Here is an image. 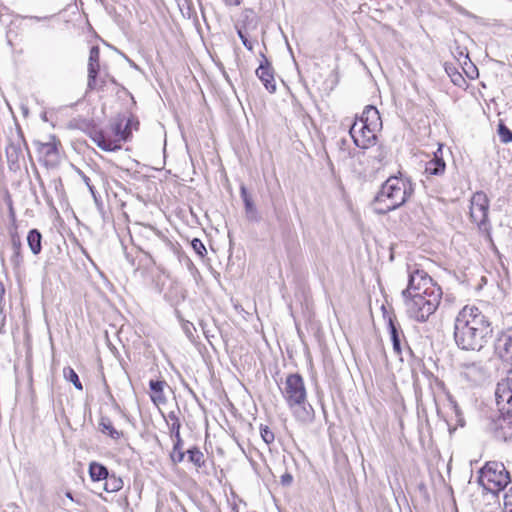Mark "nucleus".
<instances>
[{
  "label": "nucleus",
  "mask_w": 512,
  "mask_h": 512,
  "mask_svg": "<svg viewBox=\"0 0 512 512\" xmlns=\"http://www.w3.org/2000/svg\"><path fill=\"white\" fill-rule=\"evenodd\" d=\"M171 420H173V422L170 427V436L172 439H177L178 437H181L179 418H171Z\"/></svg>",
  "instance_id": "obj_33"
},
{
  "label": "nucleus",
  "mask_w": 512,
  "mask_h": 512,
  "mask_svg": "<svg viewBox=\"0 0 512 512\" xmlns=\"http://www.w3.org/2000/svg\"><path fill=\"white\" fill-rule=\"evenodd\" d=\"M189 462L193 463L196 467L201 468L205 464L203 452L197 448L192 447L186 452Z\"/></svg>",
  "instance_id": "obj_25"
},
{
  "label": "nucleus",
  "mask_w": 512,
  "mask_h": 512,
  "mask_svg": "<svg viewBox=\"0 0 512 512\" xmlns=\"http://www.w3.org/2000/svg\"><path fill=\"white\" fill-rule=\"evenodd\" d=\"M100 72V49L98 46H93L89 52L88 59V88L90 90H101L104 88L106 81L98 79Z\"/></svg>",
  "instance_id": "obj_13"
},
{
  "label": "nucleus",
  "mask_w": 512,
  "mask_h": 512,
  "mask_svg": "<svg viewBox=\"0 0 512 512\" xmlns=\"http://www.w3.org/2000/svg\"><path fill=\"white\" fill-rule=\"evenodd\" d=\"M173 451H179L182 450V439L181 437H178L177 439H173Z\"/></svg>",
  "instance_id": "obj_39"
},
{
  "label": "nucleus",
  "mask_w": 512,
  "mask_h": 512,
  "mask_svg": "<svg viewBox=\"0 0 512 512\" xmlns=\"http://www.w3.org/2000/svg\"><path fill=\"white\" fill-rule=\"evenodd\" d=\"M388 326L394 352L400 355L402 353L401 338H404L403 332L397 325L395 318L389 317Z\"/></svg>",
  "instance_id": "obj_19"
},
{
  "label": "nucleus",
  "mask_w": 512,
  "mask_h": 512,
  "mask_svg": "<svg viewBox=\"0 0 512 512\" xmlns=\"http://www.w3.org/2000/svg\"><path fill=\"white\" fill-rule=\"evenodd\" d=\"M415 191L412 180L401 172L388 177L376 194L373 205L375 211L384 214L395 210L411 199Z\"/></svg>",
  "instance_id": "obj_2"
},
{
  "label": "nucleus",
  "mask_w": 512,
  "mask_h": 512,
  "mask_svg": "<svg viewBox=\"0 0 512 512\" xmlns=\"http://www.w3.org/2000/svg\"><path fill=\"white\" fill-rule=\"evenodd\" d=\"M486 374L482 361H469L459 365V376L470 384H477Z\"/></svg>",
  "instance_id": "obj_14"
},
{
  "label": "nucleus",
  "mask_w": 512,
  "mask_h": 512,
  "mask_svg": "<svg viewBox=\"0 0 512 512\" xmlns=\"http://www.w3.org/2000/svg\"><path fill=\"white\" fill-rule=\"evenodd\" d=\"M406 293H415L426 299L436 295L437 300L442 299L441 287L422 269H416L410 273Z\"/></svg>",
  "instance_id": "obj_7"
},
{
  "label": "nucleus",
  "mask_w": 512,
  "mask_h": 512,
  "mask_svg": "<svg viewBox=\"0 0 512 512\" xmlns=\"http://www.w3.org/2000/svg\"><path fill=\"white\" fill-rule=\"evenodd\" d=\"M42 235L37 229H32L28 232L27 242L32 253L37 255L41 252Z\"/></svg>",
  "instance_id": "obj_21"
},
{
  "label": "nucleus",
  "mask_w": 512,
  "mask_h": 512,
  "mask_svg": "<svg viewBox=\"0 0 512 512\" xmlns=\"http://www.w3.org/2000/svg\"><path fill=\"white\" fill-rule=\"evenodd\" d=\"M459 420L461 421V426H464V423H463V418H459Z\"/></svg>",
  "instance_id": "obj_45"
},
{
  "label": "nucleus",
  "mask_w": 512,
  "mask_h": 512,
  "mask_svg": "<svg viewBox=\"0 0 512 512\" xmlns=\"http://www.w3.org/2000/svg\"><path fill=\"white\" fill-rule=\"evenodd\" d=\"M444 413L441 410H438V416H444Z\"/></svg>",
  "instance_id": "obj_43"
},
{
  "label": "nucleus",
  "mask_w": 512,
  "mask_h": 512,
  "mask_svg": "<svg viewBox=\"0 0 512 512\" xmlns=\"http://www.w3.org/2000/svg\"><path fill=\"white\" fill-rule=\"evenodd\" d=\"M293 481V477L290 473H285L281 476V484L284 486H289Z\"/></svg>",
  "instance_id": "obj_38"
},
{
  "label": "nucleus",
  "mask_w": 512,
  "mask_h": 512,
  "mask_svg": "<svg viewBox=\"0 0 512 512\" xmlns=\"http://www.w3.org/2000/svg\"><path fill=\"white\" fill-rule=\"evenodd\" d=\"M479 482L490 492L500 491L509 484L510 474L503 463L489 461L480 470Z\"/></svg>",
  "instance_id": "obj_6"
},
{
  "label": "nucleus",
  "mask_w": 512,
  "mask_h": 512,
  "mask_svg": "<svg viewBox=\"0 0 512 512\" xmlns=\"http://www.w3.org/2000/svg\"><path fill=\"white\" fill-rule=\"evenodd\" d=\"M489 199L487 195L478 191L472 195L470 201V217L477 225L484 224L488 219Z\"/></svg>",
  "instance_id": "obj_12"
},
{
  "label": "nucleus",
  "mask_w": 512,
  "mask_h": 512,
  "mask_svg": "<svg viewBox=\"0 0 512 512\" xmlns=\"http://www.w3.org/2000/svg\"><path fill=\"white\" fill-rule=\"evenodd\" d=\"M150 396L155 405L159 406L164 402V387L167 385L165 381L151 380L150 383Z\"/></svg>",
  "instance_id": "obj_20"
},
{
  "label": "nucleus",
  "mask_w": 512,
  "mask_h": 512,
  "mask_svg": "<svg viewBox=\"0 0 512 512\" xmlns=\"http://www.w3.org/2000/svg\"><path fill=\"white\" fill-rule=\"evenodd\" d=\"M256 75L270 93H274L276 91L274 69L265 57H263L262 62L256 69Z\"/></svg>",
  "instance_id": "obj_17"
},
{
  "label": "nucleus",
  "mask_w": 512,
  "mask_h": 512,
  "mask_svg": "<svg viewBox=\"0 0 512 512\" xmlns=\"http://www.w3.org/2000/svg\"><path fill=\"white\" fill-rule=\"evenodd\" d=\"M185 452H183L182 450H179V451H172L171 453V460L174 462V463H180L184 460V457H185Z\"/></svg>",
  "instance_id": "obj_36"
},
{
  "label": "nucleus",
  "mask_w": 512,
  "mask_h": 512,
  "mask_svg": "<svg viewBox=\"0 0 512 512\" xmlns=\"http://www.w3.org/2000/svg\"><path fill=\"white\" fill-rule=\"evenodd\" d=\"M139 122L134 117L116 119L106 128L92 127L88 131L90 139L104 151H116L122 147V143L127 141L132 130H138Z\"/></svg>",
  "instance_id": "obj_3"
},
{
  "label": "nucleus",
  "mask_w": 512,
  "mask_h": 512,
  "mask_svg": "<svg viewBox=\"0 0 512 512\" xmlns=\"http://www.w3.org/2000/svg\"><path fill=\"white\" fill-rule=\"evenodd\" d=\"M493 326L489 317L476 305H465L454 319L453 339L467 352H480L491 341Z\"/></svg>",
  "instance_id": "obj_1"
},
{
  "label": "nucleus",
  "mask_w": 512,
  "mask_h": 512,
  "mask_svg": "<svg viewBox=\"0 0 512 512\" xmlns=\"http://www.w3.org/2000/svg\"><path fill=\"white\" fill-rule=\"evenodd\" d=\"M487 425L493 437L500 441L512 440V418H489Z\"/></svg>",
  "instance_id": "obj_15"
},
{
  "label": "nucleus",
  "mask_w": 512,
  "mask_h": 512,
  "mask_svg": "<svg viewBox=\"0 0 512 512\" xmlns=\"http://www.w3.org/2000/svg\"><path fill=\"white\" fill-rule=\"evenodd\" d=\"M104 481V490L109 493L117 492L123 487L122 479L114 474H108Z\"/></svg>",
  "instance_id": "obj_24"
},
{
  "label": "nucleus",
  "mask_w": 512,
  "mask_h": 512,
  "mask_svg": "<svg viewBox=\"0 0 512 512\" xmlns=\"http://www.w3.org/2000/svg\"><path fill=\"white\" fill-rule=\"evenodd\" d=\"M260 433L263 441L266 444H271L275 439L274 433L266 425H260Z\"/></svg>",
  "instance_id": "obj_30"
},
{
  "label": "nucleus",
  "mask_w": 512,
  "mask_h": 512,
  "mask_svg": "<svg viewBox=\"0 0 512 512\" xmlns=\"http://www.w3.org/2000/svg\"><path fill=\"white\" fill-rule=\"evenodd\" d=\"M494 356L507 369L512 366V330L502 331L494 342Z\"/></svg>",
  "instance_id": "obj_11"
},
{
  "label": "nucleus",
  "mask_w": 512,
  "mask_h": 512,
  "mask_svg": "<svg viewBox=\"0 0 512 512\" xmlns=\"http://www.w3.org/2000/svg\"><path fill=\"white\" fill-rule=\"evenodd\" d=\"M258 23L259 17L256 12L253 9L246 8L242 11L241 17L235 26L243 45L250 51L253 50V44L248 40L246 33L256 30Z\"/></svg>",
  "instance_id": "obj_10"
},
{
  "label": "nucleus",
  "mask_w": 512,
  "mask_h": 512,
  "mask_svg": "<svg viewBox=\"0 0 512 512\" xmlns=\"http://www.w3.org/2000/svg\"><path fill=\"white\" fill-rule=\"evenodd\" d=\"M281 392L289 406L293 407L303 404L307 394L303 377L298 373L288 374Z\"/></svg>",
  "instance_id": "obj_8"
},
{
  "label": "nucleus",
  "mask_w": 512,
  "mask_h": 512,
  "mask_svg": "<svg viewBox=\"0 0 512 512\" xmlns=\"http://www.w3.org/2000/svg\"><path fill=\"white\" fill-rule=\"evenodd\" d=\"M98 427L102 433L108 435L112 439L116 440L122 436V432L114 428L113 424L110 421V418H101Z\"/></svg>",
  "instance_id": "obj_23"
},
{
  "label": "nucleus",
  "mask_w": 512,
  "mask_h": 512,
  "mask_svg": "<svg viewBox=\"0 0 512 512\" xmlns=\"http://www.w3.org/2000/svg\"><path fill=\"white\" fill-rule=\"evenodd\" d=\"M466 75L470 79H474L478 76V71L475 66L472 67L471 71H465Z\"/></svg>",
  "instance_id": "obj_40"
},
{
  "label": "nucleus",
  "mask_w": 512,
  "mask_h": 512,
  "mask_svg": "<svg viewBox=\"0 0 512 512\" xmlns=\"http://www.w3.org/2000/svg\"><path fill=\"white\" fill-rule=\"evenodd\" d=\"M5 295V286L2 281H0V302L3 301Z\"/></svg>",
  "instance_id": "obj_42"
},
{
  "label": "nucleus",
  "mask_w": 512,
  "mask_h": 512,
  "mask_svg": "<svg viewBox=\"0 0 512 512\" xmlns=\"http://www.w3.org/2000/svg\"><path fill=\"white\" fill-rule=\"evenodd\" d=\"M446 69V72L447 74L449 75V77L451 78V81L459 86V87H463L466 85V80L465 78L462 76V74L457 70L456 67H452V66H449L447 65L445 67Z\"/></svg>",
  "instance_id": "obj_26"
},
{
  "label": "nucleus",
  "mask_w": 512,
  "mask_h": 512,
  "mask_svg": "<svg viewBox=\"0 0 512 512\" xmlns=\"http://www.w3.org/2000/svg\"><path fill=\"white\" fill-rule=\"evenodd\" d=\"M506 370L507 377L497 384L495 390L500 416H512V366Z\"/></svg>",
  "instance_id": "obj_9"
},
{
  "label": "nucleus",
  "mask_w": 512,
  "mask_h": 512,
  "mask_svg": "<svg viewBox=\"0 0 512 512\" xmlns=\"http://www.w3.org/2000/svg\"><path fill=\"white\" fill-rule=\"evenodd\" d=\"M66 495H67L68 498L72 499V495H71L70 492H68Z\"/></svg>",
  "instance_id": "obj_44"
},
{
  "label": "nucleus",
  "mask_w": 512,
  "mask_h": 512,
  "mask_svg": "<svg viewBox=\"0 0 512 512\" xmlns=\"http://www.w3.org/2000/svg\"><path fill=\"white\" fill-rule=\"evenodd\" d=\"M11 244L17 257L21 256V239L17 233L11 234Z\"/></svg>",
  "instance_id": "obj_31"
},
{
  "label": "nucleus",
  "mask_w": 512,
  "mask_h": 512,
  "mask_svg": "<svg viewBox=\"0 0 512 512\" xmlns=\"http://www.w3.org/2000/svg\"><path fill=\"white\" fill-rule=\"evenodd\" d=\"M63 373H64L65 378L68 381H70L71 383H73V385L75 386L76 389H78V390L83 389L82 383L73 368L66 367V368H64Z\"/></svg>",
  "instance_id": "obj_27"
},
{
  "label": "nucleus",
  "mask_w": 512,
  "mask_h": 512,
  "mask_svg": "<svg viewBox=\"0 0 512 512\" xmlns=\"http://www.w3.org/2000/svg\"><path fill=\"white\" fill-rule=\"evenodd\" d=\"M21 153L13 144L6 147V156L8 161H15L18 158V154Z\"/></svg>",
  "instance_id": "obj_34"
},
{
  "label": "nucleus",
  "mask_w": 512,
  "mask_h": 512,
  "mask_svg": "<svg viewBox=\"0 0 512 512\" xmlns=\"http://www.w3.org/2000/svg\"><path fill=\"white\" fill-rule=\"evenodd\" d=\"M443 406L450 407L453 410L452 413H454L456 416H458L460 414V411L458 410L456 404L453 402V400L451 398H446L443 401Z\"/></svg>",
  "instance_id": "obj_37"
},
{
  "label": "nucleus",
  "mask_w": 512,
  "mask_h": 512,
  "mask_svg": "<svg viewBox=\"0 0 512 512\" xmlns=\"http://www.w3.org/2000/svg\"><path fill=\"white\" fill-rule=\"evenodd\" d=\"M497 131L502 143L512 142V131L502 121L499 122Z\"/></svg>",
  "instance_id": "obj_28"
},
{
  "label": "nucleus",
  "mask_w": 512,
  "mask_h": 512,
  "mask_svg": "<svg viewBox=\"0 0 512 512\" xmlns=\"http://www.w3.org/2000/svg\"><path fill=\"white\" fill-rule=\"evenodd\" d=\"M406 311L412 319L417 322H425L435 313L439 307L441 300L436 299V295L432 298H423L415 293L407 294L406 289L402 292Z\"/></svg>",
  "instance_id": "obj_5"
},
{
  "label": "nucleus",
  "mask_w": 512,
  "mask_h": 512,
  "mask_svg": "<svg viewBox=\"0 0 512 512\" xmlns=\"http://www.w3.org/2000/svg\"><path fill=\"white\" fill-rule=\"evenodd\" d=\"M226 6H238L242 0H223Z\"/></svg>",
  "instance_id": "obj_41"
},
{
  "label": "nucleus",
  "mask_w": 512,
  "mask_h": 512,
  "mask_svg": "<svg viewBox=\"0 0 512 512\" xmlns=\"http://www.w3.org/2000/svg\"><path fill=\"white\" fill-rule=\"evenodd\" d=\"M437 425L440 426V428H446L449 431V434L451 435L455 428H451V424L448 421L447 418H438Z\"/></svg>",
  "instance_id": "obj_35"
},
{
  "label": "nucleus",
  "mask_w": 512,
  "mask_h": 512,
  "mask_svg": "<svg viewBox=\"0 0 512 512\" xmlns=\"http://www.w3.org/2000/svg\"><path fill=\"white\" fill-rule=\"evenodd\" d=\"M503 506L504 512H512V487L504 493Z\"/></svg>",
  "instance_id": "obj_32"
},
{
  "label": "nucleus",
  "mask_w": 512,
  "mask_h": 512,
  "mask_svg": "<svg viewBox=\"0 0 512 512\" xmlns=\"http://www.w3.org/2000/svg\"><path fill=\"white\" fill-rule=\"evenodd\" d=\"M382 128L380 113L375 106L368 105L350 128V135L359 148L366 149L375 145L377 132Z\"/></svg>",
  "instance_id": "obj_4"
},
{
  "label": "nucleus",
  "mask_w": 512,
  "mask_h": 512,
  "mask_svg": "<svg viewBox=\"0 0 512 512\" xmlns=\"http://www.w3.org/2000/svg\"><path fill=\"white\" fill-rule=\"evenodd\" d=\"M191 246L193 250L200 256V258H204L207 254V250L203 242L199 238H194L191 241Z\"/></svg>",
  "instance_id": "obj_29"
},
{
  "label": "nucleus",
  "mask_w": 512,
  "mask_h": 512,
  "mask_svg": "<svg viewBox=\"0 0 512 512\" xmlns=\"http://www.w3.org/2000/svg\"><path fill=\"white\" fill-rule=\"evenodd\" d=\"M441 147L434 153V157L429 160L425 165V173L429 176L442 175L445 171L446 164L441 155Z\"/></svg>",
  "instance_id": "obj_18"
},
{
  "label": "nucleus",
  "mask_w": 512,
  "mask_h": 512,
  "mask_svg": "<svg viewBox=\"0 0 512 512\" xmlns=\"http://www.w3.org/2000/svg\"><path fill=\"white\" fill-rule=\"evenodd\" d=\"M89 474L92 481H101L107 478L109 471L104 465L91 462L89 465Z\"/></svg>",
  "instance_id": "obj_22"
},
{
  "label": "nucleus",
  "mask_w": 512,
  "mask_h": 512,
  "mask_svg": "<svg viewBox=\"0 0 512 512\" xmlns=\"http://www.w3.org/2000/svg\"><path fill=\"white\" fill-rule=\"evenodd\" d=\"M61 147V143L54 136L51 137V140L44 143H38L37 152L40 158L46 164H52L57 161L59 155V148Z\"/></svg>",
  "instance_id": "obj_16"
}]
</instances>
